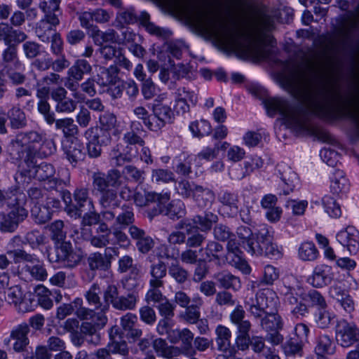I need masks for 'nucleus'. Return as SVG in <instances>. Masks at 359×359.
Returning a JSON list of instances; mask_svg holds the SVG:
<instances>
[{
	"label": "nucleus",
	"mask_w": 359,
	"mask_h": 359,
	"mask_svg": "<svg viewBox=\"0 0 359 359\" xmlns=\"http://www.w3.org/2000/svg\"><path fill=\"white\" fill-rule=\"evenodd\" d=\"M170 1L175 9L200 29L214 35L226 48L236 53L241 57L255 61L269 58L271 50L260 44L250 30L219 22L211 10L194 4L191 0Z\"/></svg>",
	"instance_id": "f257e3e1"
},
{
	"label": "nucleus",
	"mask_w": 359,
	"mask_h": 359,
	"mask_svg": "<svg viewBox=\"0 0 359 359\" xmlns=\"http://www.w3.org/2000/svg\"><path fill=\"white\" fill-rule=\"evenodd\" d=\"M281 86L321 117L336 115L342 107L341 95L330 79L292 67L280 75Z\"/></svg>",
	"instance_id": "f03ea898"
},
{
	"label": "nucleus",
	"mask_w": 359,
	"mask_h": 359,
	"mask_svg": "<svg viewBox=\"0 0 359 359\" xmlns=\"http://www.w3.org/2000/svg\"><path fill=\"white\" fill-rule=\"evenodd\" d=\"M27 196L19 188L6 192L0 190V230L14 231L28 215L25 208Z\"/></svg>",
	"instance_id": "7ed1b4c3"
},
{
	"label": "nucleus",
	"mask_w": 359,
	"mask_h": 359,
	"mask_svg": "<svg viewBox=\"0 0 359 359\" xmlns=\"http://www.w3.org/2000/svg\"><path fill=\"white\" fill-rule=\"evenodd\" d=\"M266 107L270 116L279 113L288 128L297 132L309 130L307 114L301 107L291 106L287 101L280 98L267 100Z\"/></svg>",
	"instance_id": "20e7f679"
},
{
	"label": "nucleus",
	"mask_w": 359,
	"mask_h": 359,
	"mask_svg": "<svg viewBox=\"0 0 359 359\" xmlns=\"http://www.w3.org/2000/svg\"><path fill=\"white\" fill-rule=\"evenodd\" d=\"M81 234L84 239L89 241L97 248H102L108 245H117L124 248L130 245L128 236L121 227L113 226L109 228L104 222L99 223L95 235L91 234V229L89 228H82Z\"/></svg>",
	"instance_id": "39448f33"
},
{
	"label": "nucleus",
	"mask_w": 359,
	"mask_h": 359,
	"mask_svg": "<svg viewBox=\"0 0 359 359\" xmlns=\"http://www.w3.org/2000/svg\"><path fill=\"white\" fill-rule=\"evenodd\" d=\"M101 290L97 284H93L86 293L88 304L94 306V309L80 307L76 311V316L81 320H92L98 325H104L107 322L106 313L109 311L107 303L100 302Z\"/></svg>",
	"instance_id": "423d86ee"
},
{
	"label": "nucleus",
	"mask_w": 359,
	"mask_h": 359,
	"mask_svg": "<svg viewBox=\"0 0 359 359\" xmlns=\"http://www.w3.org/2000/svg\"><path fill=\"white\" fill-rule=\"evenodd\" d=\"M278 304L276 293L270 288L259 290L252 297H245L244 305L248 311L255 318H260L264 313L275 311Z\"/></svg>",
	"instance_id": "0eeeda50"
},
{
	"label": "nucleus",
	"mask_w": 359,
	"mask_h": 359,
	"mask_svg": "<svg viewBox=\"0 0 359 359\" xmlns=\"http://www.w3.org/2000/svg\"><path fill=\"white\" fill-rule=\"evenodd\" d=\"M279 294L285 304L291 306V313L296 318H302L309 313V308L306 304V292L299 287H292L283 283L278 288Z\"/></svg>",
	"instance_id": "6e6552de"
},
{
	"label": "nucleus",
	"mask_w": 359,
	"mask_h": 359,
	"mask_svg": "<svg viewBox=\"0 0 359 359\" xmlns=\"http://www.w3.org/2000/svg\"><path fill=\"white\" fill-rule=\"evenodd\" d=\"M27 168H22V174L29 179L36 178L39 181L45 182L46 189H53L62 184V180L54 177L55 168L51 164L42 163L36 165L34 159L25 163Z\"/></svg>",
	"instance_id": "1a4fd4ad"
},
{
	"label": "nucleus",
	"mask_w": 359,
	"mask_h": 359,
	"mask_svg": "<svg viewBox=\"0 0 359 359\" xmlns=\"http://www.w3.org/2000/svg\"><path fill=\"white\" fill-rule=\"evenodd\" d=\"M41 140V135L34 131L18 134L13 142V147L18 153V158L23 159L25 163L34 159Z\"/></svg>",
	"instance_id": "9d476101"
},
{
	"label": "nucleus",
	"mask_w": 359,
	"mask_h": 359,
	"mask_svg": "<svg viewBox=\"0 0 359 359\" xmlns=\"http://www.w3.org/2000/svg\"><path fill=\"white\" fill-rule=\"evenodd\" d=\"M56 258L54 262H62L67 267L73 268L77 266L83 258L81 249L73 248L69 242H62L55 247ZM53 261V258L50 259Z\"/></svg>",
	"instance_id": "9b49d317"
},
{
	"label": "nucleus",
	"mask_w": 359,
	"mask_h": 359,
	"mask_svg": "<svg viewBox=\"0 0 359 359\" xmlns=\"http://www.w3.org/2000/svg\"><path fill=\"white\" fill-rule=\"evenodd\" d=\"M336 339L343 347H350L359 341V327L354 323L341 320L336 329Z\"/></svg>",
	"instance_id": "f8f14e48"
},
{
	"label": "nucleus",
	"mask_w": 359,
	"mask_h": 359,
	"mask_svg": "<svg viewBox=\"0 0 359 359\" xmlns=\"http://www.w3.org/2000/svg\"><path fill=\"white\" fill-rule=\"evenodd\" d=\"M170 199V194L166 193L158 195V213L164 214L175 219L182 217L184 215V205L180 201H173L165 205Z\"/></svg>",
	"instance_id": "ddd939ff"
},
{
	"label": "nucleus",
	"mask_w": 359,
	"mask_h": 359,
	"mask_svg": "<svg viewBox=\"0 0 359 359\" xmlns=\"http://www.w3.org/2000/svg\"><path fill=\"white\" fill-rule=\"evenodd\" d=\"M337 241L346 248L350 254L355 255L359 250V232L352 226L340 231L336 236Z\"/></svg>",
	"instance_id": "4468645a"
},
{
	"label": "nucleus",
	"mask_w": 359,
	"mask_h": 359,
	"mask_svg": "<svg viewBox=\"0 0 359 359\" xmlns=\"http://www.w3.org/2000/svg\"><path fill=\"white\" fill-rule=\"evenodd\" d=\"M6 300L8 304H13L20 312L25 313L33 310L34 305L32 300L27 299L23 295L21 288L18 285L8 287Z\"/></svg>",
	"instance_id": "2eb2a0df"
},
{
	"label": "nucleus",
	"mask_w": 359,
	"mask_h": 359,
	"mask_svg": "<svg viewBox=\"0 0 359 359\" xmlns=\"http://www.w3.org/2000/svg\"><path fill=\"white\" fill-rule=\"evenodd\" d=\"M204 259L213 262L215 264L221 266L225 262L224 249L222 244L215 241H209L205 247L199 250Z\"/></svg>",
	"instance_id": "dca6fc26"
},
{
	"label": "nucleus",
	"mask_w": 359,
	"mask_h": 359,
	"mask_svg": "<svg viewBox=\"0 0 359 359\" xmlns=\"http://www.w3.org/2000/svg\"><path fill=\"white\" fill-rule=\"evenodd\" d=\"M29 327L26 323L15 326L11 332L10 339L13 341V348L17 353L25 351L29 344Z\"/></svg>",
	"instance_id": "f3484780"
},
{
	"label": "nucleus",
	"mask_w": 359,
	"mask_h": 359,
	"mask_svg": "<svg viewBox=\"0 0 359 359\" xmlns=\"http://www.w3.org/2000/svg\"><path fill=\"white\" fill-rule=\"evenodd\" d=\"M62 149L67 159L74 165L83 158L82 145L77 138L65 139L62 143Z\"/></svg>",
	"instance_id": "a211bd4d"
},
{
	"label": "nucleus",
	"mask_w": 359,
	"mask_h": 359,
	"mask_svg": "<svg viewBox=\"0 0 359 359\" xmlns=\"http://www.w3.org/2000/svg\"><path fill=\"white\" fill-rule=\"evenodd\" d=\"M193 304L187 307L185 310L179 314L180 320L188 323L194 324L198 321L201 317L200 309L203 304V300L199 294H195L192 297Z\"/></svg>",
	"instance_id": "6ab92c4d"
},
{
	"label": "nucleus",
	"mask_w": 359,
	"mask_h": 359,
	"mask_svg": "<svg viewBox=\"0 0 359 359\" xmlns=\"http://www.w3.org/2000/svg\"><path fill=\"white\" fill-rule=\"evenodd\" d=\"M333 278L332 268L327 265L321 264L315 267L311 280V283L316 287H321L329 285Z\"/></svg>",
	"instance_id": "aec40b11"
},
{
	"label": "nucleus",
	"mask_w": 359,
	"mask_h": 359,
	"mask_svg": "<svg viewBox=\"0 0 359 359\" xmlns=\"http://www.w3.org/2000/svg\"><path fill=\"white\" fill-rule=\"evenodd\" d=\"M215 341L219 351L231 355L234 351L231 346V331L224 325H219L215 329Z\"/></svg>",
	"instance_id": "412c9836"
},
{
	"label": "nucleus",
	"mask_w": 359,
	"mask_h": 359,
	"mask_svg": "<svg viewBox=\"0 0 359 359\" xmlns=\"http://www.w3.org/2000/svg\"><path fill=\"white\" fill-rule=\"evenodd\" d=\"M118 72L117 67L114 65H111L108 68L100 67L99 68L97 83L102 86H108L120 83Z\"/></svg>",
	"instance_id": "4be33fe9"
},
{
	"label": "nucleus",
	"mask_w": 359,
	"mask_h": 359,
	"mask_svg": "<svg viewBox=\"0 0 359 359\" xmlns=\"http://www.w3.org/2000/svg\"><path fill=\"white\" fill-rule=\"evenodd\" d=\"M22 270L25 272H27L32 278L39 281H43L48 278V272L44 264L35 256L34 257V261L26 263Z\"/></svg>",
	"instance_id": "5701e85b"
},
{
	"label": "nucleus",
	"mask_w": 359,
	"mask_h": 359,
	"mask_svg": "<svg viewBox=\"0 0 359 359\" xmlns=\"http://www.w3.org/2000/svg\"><path fill=\"white\" fill-rule=\"evenodd\" d=\"M349 183L343 170H336L330 177V191L334 194H339L348 190Z\"/></svg>",
	"instance_id": "b1692460"
},
{
	"label": "nucleus",
	"mask_w": 359,
	"mask_h": 359,
	"mask_svg": "<svg viewBox=\"0 0 359 359\" xmlns=\"http://www.w3.org/2000/svg\"><path fill=\"white\" fill-rule=\"evenodd\" d=\"M175 307V306L166 297L158 293V311L162 316L165 317L164 320L159 322L158 325L163 324V326L170 327L172 325L171 318L174 316Z\"/></svg>",
	"instance_id": "393cba45"
},
{
	"label": "nucleus",
	"mask_w": 359,
	"mask_h": 359,
	"mask_svg": "<svg viewBox=\"0 0 359 359\" xmlns=\"http://www.w3.org/2000/svg\"><path fill=\"white\" fill-rule=\"evenodd\" d=\"M264 317H262L260 325L263 330L269 332L271 331H279L283 327V320L280 315L274 311L264 313Z\"/></svg>",
	"instance_id": "a878e982"
},
{
	"label": "nucleus",
	"mask_w": 359,
	"mask_h": 359,
	"mask_svg": "<svg viewBox=\"0 0 359 359\" xmlns=\"http://www.w3.org/2000/svg\"><path fill=\"white\" fill-rule=\"evenodd\" d=\"M90 36L95 43L98 46H102L104 43H118V35L112 29L102 32L97 27H93L90 30Z\"/></svg>",
	"instance_id": "bb28decb"
},
{
	"label": "nucleus",
	"mask_w": 359,
	"mask_h": 359,
	"mask_svg": "<svg viewBox=\"0 0 359 359\" xmlns=\"http://www.w3.org/2000/svg\"><path fill=\"white\" fill-rule=\"evenodd\" d=\"M257 238L261 241V243L266 245V250L269 253H272V256H275L279 253L277 245L273 243V235L269 228L265 225L259 226Z\"/></svg>",
	"instance_id": "cd10ccee"
},
{
	"label": "nucleus",
	"mask_w": 359,
	"mask_h": 359,
	"mask_svg": "<svg viewBox=\"0 0 359 359\" xmlns=\"http://www.w3.org/2000/svg\"><path fill=\"white\" fill-rule=\"evenodd\" d=\"M87 261L88 266L92 271H107L111 266L110 257L98 252L90 254Z\"/></svg>",
	"instance_id": "c85d7f7f"
},
{
	"label": "nucleus",
	"mask_w": 359,
	"mask_h": 359,
	"mask_svg": "<svg viewBox=\"0 0 359 359\" xmlns=\"http://www.w3.org/2000/svg\"><path fill=\"white\" fill-rule=\"evenodd\" d=\"M170 99L164 100V97H158V128L163 127L167 123H171L174 114L168 105Z\"/></svg>",
	"instance_id": "c756f323"
},
{
	"label": "nucleus",
	"mask_w": 359,
	"mask_h": 359,
	"mask_svg": "<svg viewBox=\"0 0 359 359\" xmlns=\"http://www.w3.org/2000/svg\"><path fill=\"white\" fill-rule=\"evenodd\" d=\"M92 71V66L85 59H79L69 69L68 74L75 81H81L84 74H90Z\"/></svg>",
	"instance_id": "7c9ffc66"
},
{
	"label": "nucleus",
	"mask_w": 359,
	"mask_h": 359,
	"mask_svg": "<svg viewBox=\"0 0 359 359\" xmlns=\"http://www.w3.org/2000/svg\"><path fill=\"white\" fill-rule=\"evenodd\" d=\"M55 128L57 130H61L66 139L76 138L75 136L78 134L79 129L77 126L74 123L73 118H64L55 120Z\"/></svg>",
	"instance_id": "2f4dec72"
},
{
	"label": "nucleus",
	"mask_w": 359,
	"mask_h": 359,
	"mask_svg": "<svg viewBox=\"0 0 359 359\" xmlns=\"http://www.w3.org/2000/svg\"><path fill=\"white\" fill-rule=\"evenodd\" d=\"M96 131L97 128H90L85 132V136L88 140L87 144L88 154L91 158L100 156L102 152V146L97 142Z\"/></svg>",
	"instance_id": "473e14b6"
},
{
	"label": "nucleus",
	"mask_w": 359,
	"mask_h": 359,
	"mask_svg": "<svg viewBox=\"0 0 359 359\" xmlns=\"http://www.w3.org/2000/svg\"><path fill=\"white\" fill-rule=\"evenodd\" d=\"M75 205L79 210V217L85 209H95L92 200L88 197V191L84 189H77L74 193Z\"/></svg>",
	"instance_id": "72a5a7b5"
},
{
	"label": "nucleus",
	"mask_w": 359,
	"mask_h": 359,
	"mask_svg": "<svg viewBox=\"0 0 359 359\" xmlns=\"http://www.w3.org/2000/svg\"><path fill=\"white\" fill-rule=\"evenodd\" d=\"M216 278L220 285L226 289H231L238 291L241 288V282L238 277L227 272H223L217 275Z\"/></svg>",
	"instance_id": "f704fd0d"
},
{
	"label": "nucleus",
	"mask_w": 359,
	"mask_h": 359,
	"mask_svg": "<svg viewBox=\"0 0 359 359\" xmlns=\"http://www.w3.org/2000/svg\"><path fill=\"white\" fill-rule=\"evenodd\" d=\"M218 221L217 215L209 212L204 216L196 215L193 218V222L196 225V229H200L201 231L208 232L212 226V224Z\"/></svg>",
	"instance_id": "c9c22d12"
},
{
	"label": "nucleus",
	"mask_w": 359,
	"mask_h": 359,
	"mask_svg": "<svg viewBox=\"0 0 359 359\" xmlns=\"http://www.w3.org/2000/svg\"><path fill=\"white\" fill-rule=\"evenodd\" d=\"M245 311L241 304L236 305L231 312L230 321L236 326V330L243 328H252V324L248 320H245Z\"/></svg>",
	"instance_id": "e433bc0d"
},
{
	"label": "nucleus",
	"mask_w": 359,
	"mask_h": 359,
	"mask_svg": "<svg viewBox=\"0 0 359 359\" xmlns=\"http://www.w3.org/2000/svg\"><path fill=\"white\" fill-rule=\"evenodd\" d=\"M318 359H327L325 355L333 353L332 342L327 335L320 336L315 348Z\"/></svg>",
	"instance_id": "4c0bfd02"
},
{
	"label": "nucleus",
	"mask_w": 359,
	"mask_h": 359,
	"mask_svg": "<svg viewBox=\"0 0 359 359\" xmlns=\"http://www.w3.org/2000/svg\"><path fill=\"white\" fill-rule=\"evenodd\" d=\"M197 205L200 208H205L211 204L214 199V194L208 189H204L201 186L196 187L193 196Z\"/></svg>",
	"instance_id": "58836bf2"
},
{
	"label": "nucleus",
	"mask_w": 359,
	"mask_h": 359,
	"mask_svg": "<svg viewBox=\"0 0 359 359\" xmlns=\"http://www.w3.org/2000/svg\"><path fill=\"white\" fill-rule=\"evenodd\" d=\"M194 340V334L188 328L181 330V334L180 341H181V348L182 353L188 356H192L196 353L194 348L192 346Z\"/></svg>",
	"instance_id": "ea45409f"
},
{
	"label": "nucleus",
	"mask_w": 359,
	"mask_h": 359,
	"mask_svg": "<svg viewBox=\"0 0 359 359\" xmlns=\"http://www.w3.org/2000/svg\"><path fill=\"white\" fill-rule=\"evenodd\" d=\"M263 165V161L261 158L258 156H254L250 158L249 160L244 162V169L245 171L238 174L232 172V178L235 180H241L244 178L245 176L249 175L251 172H252L255 170L261 168Z\"/></svg>",
	"instance_id": "a19ab883"
},
{
	"label": "nucleus",
	"mask_w": 359,
	"mask_h": 359,
	"mask_svg": "<svg viewBox=\"0 0 359 359\" xmlns=\"http://www.w3.org/2000/svg\"><path fill=\"white\" fill-rule=\"evenodd\" d=\"M303 343L295 338H290L283 345L282 348L285 355L287 357L299 355L303 354Z\"/></svg>",
	"instance_id": "79ce46f5"
},
{
	"label": "nucleus",
	"mask_w": 359,
	"mask_h": 359,
	"mask_svg": "<svg viewBox=\"0 0 359 359\" xmlns=\"http://www.w3.org/2000/svg\"><path fill=\"white\" fill-rule=\"evenodd\" d=\"M322 204L325 212L332 218H339L341 215L340 205L336 200L330 196H325L322 199Z\"/></svg>",
	"instance_id": "37998d69"
},
{
	"label": "nucleus",
	"mask_w": 359,
	"mask_h": 359,
	"mask_svg": "<svg viewBox=\"0 0 359 359\" xmlns=\"http://www.w3.org/2000/svg\"><path fill=\"white\" fill-rule=\"evenodd\" d=\"M251 328H243L236 330L235 346L242 351L249 349L251 337L250 336V331Z\"/></svg>",
	"instance_id": "c03bdc74"
},
{
	"label": "nucleus",
	"mask_w": 359,
	"mask_h": 359,
	"mask_svg": "<svg viewBox=\"0 0 359 359\" xmlns=\"http://www.w3.org/2000/svg\"><path fill=\"white\" fill-rule=\"evenodd\" d=\"M218 200L224 205L230 208L231 216L237 214L238 211V197L236 194L228 191H221L218 196Z\"/></svg>",
	"instance_id": "a18cd8bd"
},
{
	"label": "nucleus",
	"mask_w": 359,
	"mask_h": 359,
	"mask_svg": "<svg viewBox=\"0 0 359 359\" xmlns=\"http://www.w3.org/2000/svg\"><path fill=\"white\" fill-rule=\"evenodd\" d=\"M32 217L35 219V222L39 224H44L49 221L52 217V214L43 203L35 204L31 210Z\"/></svg>",
	"instance_id": "49530a36"
},
{
	"label": "nucleus",
	"mask_w": 359,
	"mask_h": 359,
	"mask_svg": "<svg viewBox=\"0 0 359 359\" xmlns=\"http://www.w3.org/2000/svg\"><path fill=\"white\" fill-rule=\"evenodd\" d=\"M298 255L304 261H313L318 257V252L313 243L305 242L300 245Z\"/></svg>",
	"instance_id": "de8ad7c7"
},
{
	"label": "nucleus",
	"mask_w": 359,
	"mask_h": 359,
	"mask_svg": "<svg viewBox=\"0 0 359 359\" xmlns=\"http://www.w3.org/2000/svg\"><path fill=\"white\" fill-rule=\"evenodd\" d=\"M35 292L38 297V303L41 307L49 309L53 306V304L50 298L53 295L52 292L43 285H39L36 287Z\"/></svg>",
	"instance_id": "09e8293b"
},
{
	"label": "nucleus",
	"mask_w": 359,
	"mask_h": 359,
	"mask_svg": "<svg viewBox=\"0 0 359 359\" xmlns=\"http://www.w3.org/2000/svg\"><path fill=\"white\" fill-rule=\"evenodd\" d=\"M189 130L194 137H201L211 132V126L207 121L201 120L191 123Z\"/></svg>",
	"instance_id": "8fccbe9b"
},
{
	"label": "nucleus",
	"mask_w": 359,
	"mask_h": 359,
	"mask_svg": "<svg viewBox=\"0 0 359 359\" xmlns=\"http://www.w3.org/2000/svg\"><path fill=\"white\" fill-rule=\"evenodd\" d=\"M186 48L185 44L180 41H165L162 46V52L171 54L176 58H180L183 50Z\"/></svg>",
	"instance_id": "3c124183"
},
{
	"label": "nucleus",
	"mask_w": 359,
	"mask_h": 359,
	"mask_svg": "<svg viewBox=\"0 0 359 359\" xmlns=\"http://www.w3.org/2000/svg\"><path fill=\"white\" fill-rule=\"evenodd\" d=\"M245 248L252 255H272V253L266 252L264 244L261 243L257 238L255 240L253 237L246 243Z\"/></svg>",
	"instance_id": "603ef678"
},
{
	"label": "nucleus",
	"mask_w": 359,
	"mask_h": 359,
	"mask_svg": "<svg viewBox=\"0 0 359 359\" xmlns=\"http://www.w3.org/2000/svg\"><path fill=\"white\" fill-rule=\"evenodd\" d=\"M8 114L13 128H20L26 125L25 114L20 108H12Z\"/></svg>",
	"instance_id": "864d4df0"
},
{
	"label": "nucleus",
	"mask_w": 359,
	"mask_h": 359,
	"mask_svg": "<svg viewBox=\"0 0 359 359\" xmlns=\"http://www.w3.org/2000/svg\"><path fill=\"white\" fill-rule=\"evenodd\" d=\"M280 276L279 270L272 265H266L264 269L263 276L261 283L266 285H272L278 279Z\"/></svg>",
	"instance_id": "5fc2aeb1"
},
{
	"label": "nucleus",
	"mask_w": 359,
	"mask_h": 359,
	"mask_svg": "<svg viewBox=\"0 0 359 359\" xmlns=\"http://www.w3.org/2000/svg\"><path fill=\"white\" fill-rule=\"evenodd\" d=\"M136 302V297L133 294L119 296L116 302H113V307L118 310H130L135 307Z\"/></svg>",
	"instance_id": "6e6d98bb"
},
{
	"label": "nucleus",
	"mask_w": 359,
	"mask_h": 359,
	"mask_svg": "<svg viewBox=\"0 0 359 359\" xmlns=\"http://www.w3.org/2000/svg\"><path fill=\"white\" fill-rule=\"evenodd\" d=\"M155 269V266L153 265L151 269V275L152 276V278L150 280L151 289L146 294V301L151 306H154L157 302V277Z\"/></svg>",
	"instance_id": "4d7b16f0"
},
{
	"label": "nucleus",
	"mask_w": 359,
	"mask_h": 359,
	"mask_svg": "<svg viewBox=\"0 0 359 359\" xmlns=\"http://www.w3.org/2000/svg\"><path fill=\"white\" fill-rule=\"evenodd\" d=\"M102 193L100 203L103 208H111L118 206L116 191L114 189H107Z\"/></svg>",
	"instance_id": "13d9d810"
},
{
	"label": "nucleus",
	"mask_w": 359,
	"mask_h": 359,
	"mask_svg": "<svg viewBox=\"0 0 359 359\" xmlns=\"http://www.w3.org/2000/svg\"><path fill=\"white\" fill-rule=\"evenodd\" d=\"M156 199L154 192L136 191L133 196L135 203L140 207L149 205L150 203H154Z\"/></svg>",
	"instance_id": "bf43d9fd"
},
{
	"label": "nucleus",
	"mask_w": 359,
	"mask_h": 359,
	"mask_svg": "<svg viewBox=\"0 0 359 359\" xmlns=\"http://www.w3.org/2000/svg\"><path fill=\"white\" fill-rule=\"evenodd\" d=\"M64 222L62 220H56L51 223L49 230L53 240L60 242L66 238L67 233L64 230Z\"/></svg>",
	"instance_id": "052dcab7"
},
{
	"label": "nucleus",
	"mask_w": 359,
	"mask_h": 359,
	"mask_svg": "<svg viewBox=\"0 0 359 359\" xmlns=\"http://www.w3.org/2000/svg\"><path fill=\"white\" fill-rule=\"evenodd\" d=\"M307 301H310L311 306H316L319 310L325 309L327 303L324 297L317 290H312L306 292Z\"/></svg>",
	"instance_id": "680f3d73"
},
{
	"label": "nucleus",
	"mask_w": 359,
	"mask_h": 359,
	"mask_svg": "<svg viewBox=\"0 0 359 359\" xmlns=\"http://www.w3.org/2000/svg\"><path fill=\"white\" fill-rule=\"evenodd\" d=\"M215 302L220 306L232 307L236 304V300L231 292L223 290L216 294Z\"/></svg>",
	"instance_id": "e2e57ef3"
},
{
	"label": "nucleus",
	"mask_w": 359,
	"mask_h": 359,
	"mask_svg": "<svg viewBox=\"0 0 359 359\" xmlns=\"http://www.w3.org/2000/svg\"><path fill=\"white\" fill-rule=\"evenodd\" d=\"M245 149L237 145H231L226 151L227 161L231 163L240 162L245 158Z\"/></svg>",
	"instance_id": "0e129e2a"
},
{
	"label": "nucleus",
	"mask_w": 359,
	"mask_h": 359,
	"mask_svg": "<svg viewBox=\"0 0 359 359\" xmlns=\"http://www.w3.org/2000/svg\"><path fill=\"white\" fill-rule=\"evenodd\" d=\"M37 108L48 125H52L55 122V114L50 111V106L48 102V100H39L37 104Z\"/></svg>",
	"instance_id": "69168bd1"
},
{
	"label": "nucleus",
	"mask_w": 359,
	"mask_h": 359,
	"mask_svg": "<svg viewBox=\"0 0 359 359\" xmlns=\"http://www.w3.org/2000/svg\"><path fill=\"white\" fill-rule=\"evenodd\" d=\"M27 35L25 32L18 29H13L12 27L9 26V30L6 33L5 43L8 45L12 43H21L26 40Z\"/></svg>",
	"instance_id": "338daca9"
},
{
	"label": "nucleus",
	"mask_w": 359,
	"mask_h": 359,
	"mask_svg": "<svg viewBox=\"0 0 359 359\" xmlns=\"http://www.w3.org/2000/svg\"><path fill=\"white\" fill-rule=\"evenodd\" d=\"M36 33L43 42L48 41L50 36L54 34L52 27L47 22H40L36 28Z\"/></svg>",
	"instance_id": "774afa93"
}]
</instances>
